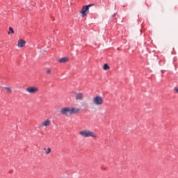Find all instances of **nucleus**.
<instances>
[{"mask_svg": "<svg viewBox=\"0 0 178 178\" xmlns=\"http://www.w3.org/2000/svg\"><path fill=\"white\" fill-rule=\"evenodd\" d=\"M39 90L40 89H38V88L34 86H30L26 89V91L29 92V94H35V92H38Z\"/></svg>", "mask_w": 178, "mask_h": 178, "instance_id": "obj_3", "label": "nucleus"}, {"mask_svg": "<svg viewBox=\"0 0 178 178\" xmlns=\"http://www.w3.org/2000/svg\"><path fill=\"white\" fill-rule=\"evenodd\" d=\"M92 102L94 105L96 106H101L102 104H104V98L101 97L100 95H96L93 99H92Z\"/></svg>", "mask_w": 178, "mask_h": 178, "instance_id": "obj_1", "label": "nucleus"}, {"mask_svg": "<svg viewBox=\"0 0 178 178\" xmlns=\"http://www.w3.org/2000/svg\"><path fill=\"white\" fill-rule=\"evenodd\" d=\"M79 134L82 136V137H97V135L90 130L81 131H79Z\"/></svg>", "mask_w": 178, "mask_h": 178, "instance_id": "obj_2", "label": "nucleus"}, {"mask_svg": "<svg viewBox=\"0 0 178 178\" xmlns=\"http://www.w3.org/2000/svg\"><path fill=\"white\" fill-rule=\"evenodd\" d=\"M17 45L19 48H23V47H24V45H26V41H24V40H18Z\"/></svg>", "mask_w": 178, "mask_h": 178, "instance_id": "obj_6", "label": "nucleus"}, {"mask_svg": "<svg viewBox=\"0 0 178 178\" xmlns=\"http://www.w3.org/2000/svg\"><path fill=\"white\" fill-rule=\"evenodd\" d=\"M58 62L60 63H66L67 62H69V58L68 57H63L58 60Z\"/></svg>", "mask_w": 178, "mask_h": 178, "instance_id": "obj_8", "label": "nucleus"}, {"mask_svg": "<svg viewBox=\"0 0 178 178\" xmlns=\"http://www.w3.org/2000/svg\"><path fill=\"white\" fill-rule=\"evenodd\" d=\"M50 124H51V120H47L46 121L42 123V126H45V127L49 126Z\"/></svg>", "mask_w": 178, "mask_h": 178, "instance_id": "obj_10", "label": "nucleus"}, {"mask_svg": "<svg viewBox=\"0 0 178 178\" xmlns=\"http://www.w3.org/2000/svg\"><path fill=\"white\" fill-rule=\"evenodd\" d=\"M60 113H62V115H67L68 113L71 115L70 107L63 108V109H61Z\"/></svg>", "mask_w": 178, "mask_h": 178, "instance_id": "obj_5", "label": "nucleus"}, {"mask_svg": "<svg viewBox=\"0 0 178 178\" xmlns=\"http://www.w3.org/2000/svg\"><path fill=\"white\" fill-rule=\"evenodd\" d=\"M44 151H46V150H47V148H44Z\"/></svg>", "mask_w": 178, "mask_h": 178, "instance_id": "obj_18", "label": "nucleus"}, {"mask_svg": "<svg viewBox=\"0 0 178 178\" xmlns=\"http://www.w3.org/2000/svg\"><path fill=\"white\" fill-rule=\"evenodd\" d=\"M103 69L104 70H108L111 69V67H109V65H108V63H106L104 65Z\"/></svg>", "mask_w": 178, "mask_h": 178, "instance_id": "obj_11", "label": "nucleus"}, {"mask_svg": "<svg viewBox=\"0 0 178 178\" xmlns=\"http://www.w3.org/2000/svg\"><path fill=\"white\" fill-rule=\"evenodd\" d=\"M9 31H10L12 34H15V31L13 30V28L10 26L9 27Z\"/></svg>", "mask_w": 178, "mask_h": 178, "instance_id": "obj_14", "label": "nucleus"}, {"mask_svg": "<svg viewBox=\"0 0 178 178\" xmlns=\"http://www.w3.org/2000/svg\"><path fill=\"white\" fill-rule=\"evenodd\" d=\"M46 73L47 74H51V68H47L46 69Z\"/></svg>", "mask_w": 178, "mask_h": 178, "instance_id": "obj_15", "label": "nucleus"}, {"mask_svg": "<svg viewBox=\"0 0 178 178\" xmlns=\"http://www.w3.org/2000/svg\"><path fill=\"white\" fill-rule=\"evenodd\" d=\"M70 111H71V115H73L74 113H79V112H80V109L74 107H70Z\"/></svg>", "mask_w": 178, "mask_h": 178, "instance_id": "obj_7", "label": "nucleus"}, {"mask_svg": "<svg viewBox=\"0 0 178 178\" xmlns=\"http://www.w3.org/2000/svg\"><path fill=\"white\" fill-rule=\"evenodd\" d=\"M90 6H94V4H89L82 8V9L81 10V13H82V16H86L87 13H88V8Z\"/></svg>", "mask_w": 178, "mask_h": 178, "instance_id": "obj_4", "label": "nucleus"}, {"mask_svg": "<svg viewBox=\"0 0 178 178\" xmlns=\"http://www.w3.org/2000/svg\"><path fill=\"white\" fill-rule=\"evenodd\" d=\"M4 88L6 90L7 92H12V89H10V88L6 87Z\"/></svg>", "mask_w": 178, "mask_h": 178, "instance_id": "obj_13", "label": "nucleus"}, {"mask_svg": "<svg viewBox=\"0 0 178 178\" xmlns=\"http://www.w3.org/2000/svg\"><path fill=\"white\" fill-rule=\"evenodd\" d=\"M115 16H116V14H113V15H112V17H115Z\"/></svg>", "mask_w": 178, "mask_h": 178, "instance_id": "obj_17", "label": "nucleus"}, {"mask_svg": "<svg viewBox=\"0 0 178 178\" xmlns=\"http://www.w3.org/2000/svg\"><path fill=\"white\" fill-rule=\"evenodd\" d=\"M8 34H10V32H8Z\"/></svg>", "mask_w": 178, "mask_h": 178, "instance_id": "obj_19", "label": "nucleus"}, {"mask_svg": "<svg viewBox=\"0 0 178 178\" xmlns=\"http://www.w3.org/2000/svg\"><path fill=\"white\" fill-rule=\"evenodd\" d=\"M174 90H175V91H176V92H177V94H178V88H175Z\"/></svg>", "mask_w": 178, "mask_h": 178, "instance_id": "obj_16", "label": "nucleus"}, {"mask_svg": "<svg viewBox=\"0 0 178 178\" xmlns=\"http://www.w3.org/2000/svg\"><path fill=\"white\" fill-rule=\"evenodd\" d=\"M83 98H84V95H83V93L80 92V93L76 94L75 99L77 101H81L83 99Z\"/></svg>", "mask_w": 178, "mask_h": 178, "instance_id": "obj_9", "label": "nucleus"}, {"mask_svg": "<svg viewBox=\"0 0 178 178\" xmlns=\"http://www.w3.org/2000/svg\"><path fill=\"white\" fill-rule=\"evenodd\" d=\"M51 149L50 147L47 148V151L45 152V154L48 155V154H51Z\"/></svg>", "mask_w": 178, "mask_h": 178, "instance_id": "obj_12", "label": "nucleus"}]
</instances>
